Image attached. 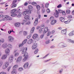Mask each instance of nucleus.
Listing matches in <instances>:
<instances>
[{"label":"nucleus","instance_id":"1","mask_svg":"<svg viewBox=\"0 0 74 74\" xmlns=\"http://www.w3.org/2000/svg\"><path fill=\"white\" fill-rule=\"evenodd\" d=\"M27 47H25L23 51H22V54L24 56V58L22 60L23 62H25L27 59L28 57H29L28 53L27 52H26V51H27Z\"/></svg>","mask_w":74,"mask_h":74},{"label":"nucleus","instance_id":"2","mask_svg":"<svg viewBox=\"0 0 74 74\" xmlns=\"http://www.w3.org/2000/svg\"><path fill=\"white\" fill-rule=\"evenodd\" d=\"M0 18H3V19H6L8 20H12V18L8 16H4L3 15H0Z\"/></svg>","mask_w":74,"mask_h":74},{"label":"nucleus","instance_id":"3","mask_svg":"<svg viewBox=\"0 0 74 74\" xmlns=\"http://www.w3.org/2000/svg\"><path fill=\"white\" fill-rule=\"evenodd\" d=\"M16 12V9H12L11 11V14H12L11 15V16H16L17 15V14H15Z\"/></svg>","mask_w":74,"mask_h":74},{"label":"nucleus","instance_id":"4","mask_svg":"<svg viewBox=\"0 0 74 74\" xmlns=\"http://www.w3.org/2000/svg\"><path fill=\"white\" fill-rule=\"evenodd\" d=\"M8 41L10 42H12L14 41V38L12 36H9L8 37Z\"/></svg>","mask_w":74,"mask_h":74},{"label":"nucleus","instance_id":"5","mask_svg":"<svg viewBox=\"0 0 74 74\" xmlns=\"http://www.w3.org/2000/svg\"><path fill=\"white\" fill-rule=\"evenodd\" d=\"M59 45L60 47H61V48H64L67 46V44L64 42H61L60 43Z\"/></svg>","mask_w":74,"mask_h":74},{"label":"nucleus","instance_id":"6","mask_svg":"<svg viewBox=\"0 0 74 74\" xmlns=\"http://www.w3.org/2000/svg\"><path fill=\"white\" fill-rule=\"evenodd\" d=\"M13 59H14V56L12 55L10 56L8 58L9 62H10V63H11L12 62Z\"/></svg>","mask_w":74,"mask_h":74},{"label":"nucleus","instance_id":"7","mask_svg":"<svg viewBox=\"0 0 74 74\" xmlns=\"http://www.w3.org/2000/svg\"><path fill=\"white\" fill-rule=\"evenodd\" d=\"M5 53L7 56H10V49L9 48L7 49L5 51Z\"/></svg>","mask_w":74,"mask_h":74},{"label":"nucleus","instance_id":"8","mask_svg":"<svg viewBox=\"0 0 74 74\" xmlns=\"http://www.w3.org/2000/svg\"><path fill=\"white\" fill-rule=\"evenodd\" d=\"M37 47V43H34L32 46V49L33 50L35 49Z\"/></svg>","mask_w":74,"mask_h":74},{"label":"nucleus","instance_id":"9","mask_svg":"<svg viewBox=\"0 0 74 74\" xmlns=\"http://www.w3.org/2000/svg\"><path fill=\"white\" fill-rule=\"evenodd\" d=\"M22 60V57L20 56L17 58L16 62L17 63H19Z\"/></svg>","mask_w":74,"mask_h":74},{"label":"nucleus","instance_id":"10","mask_svg":"<svg viewBox=\"0 0 74 74\" xmlns=\"http://www.w3.org/2000/svg\"><path fill=\"white\" fill-rule=\"evenodd\" d=\"M49 29H48V27H45L44 29L43 34H45V33H47V32L49 31Z\"/></svg>","mask_w":74,"mask_h":74},{"label":"nucleus","instance_id":"11","mask_svg":"<svg viewBox=\"0 0 74 74\" xmlns=\"http://www.w3.org/2000/svg\"><path fill=\"white\" fill-rule=\"evenodd\" d=\"M24 22H27L25 24L26 25H30L31 23L30 21V20H27L26 19H24L23 20Z\"/></svg>","mask_w":74,"mask_h":74},{"label":"nucleus","instance_id":"12","mask_svg":"<svg viewBox=\"0 0 74 74\" xmlns=\"http://www.w3.org/2000/svg\"><path fill=\"white\" fill-rule=\"evenodd\" d=\"M7 56L6 54H3L1 57V59L2 60H5V59H7Z\"/></svg>","mask_w":74,"mask_h":74},{"label":"nucleus","instance_id":"13","mask_svg":"<svg viewBox=\"0 0 74 74\" xmlns=\"http://www.w3.org/2000/svg\"><path fill=\"white\" fill-rule=\"evenodd\" d=\"M29 66V63L28 62H27L25 63L24 65H23V67L24 69H27L28 67Z\"/></svg>","mask_w":74,"mask_h":74},{"label":"nucleus","instance_id":"14","mask_svg":"<svg viewBox=\"0 0 74 74\" xmlns=\"http://www.w3.org/2000/svg\"><path fill=\"white\" fill-rule=\"evenodd\" d=\"M24 18L26 19V20H30V16L29 15H26L25 16Z\"/></svg>","mask_w":74,"mask_h":74},{"label":"nucleus","instance_id":"15","mask_svg":"<svg viewBox=\"0 0 74 74\" xmlns=\"http://www.w3.org/2000/svg\"><path fill=\"white\" fill-rule=\"evenodd\" d=\"M38 35L37 34H34L33 35L32 38L33 39H34V40L36 39V38H37V37H38Z\"/></svg>","mask_w":74,"mask_h":74},{"label":"nucleus","instance_id":"16","mask_svg":"<svg viewBox=\"0 0 74 74\" xmlns=\"http://www.w3.org/2000/svg\"><path fill=\"white\" fill-rule=\"evenodd\" d=\"M56 22H57V21L56 20H53L51 22V25H55Z\"/></svg>","mask_w":74,"mask_h":74},{"label":"nucleus","instance_id":"17","mask_svg":"<svg viewBox=\"0 0 74 74\" xmlns=\"http://www.w3.org/2000/svg\"><path fill=\"white\" fill-rule=\"evenodd\" d=\"M67 31V29H65L62 30L61 31V33L62 34H64L66 33V31Z\"/></svg>","mask_w":74,"mask_h":74},{"label":"nucleus","instance_id":"18","mask_svg":"<svg viewBox=\"0 0 74 74\" xmlns=\"http://www.w3.org/2000/svg\"><path fill=\"white\" fill-rule=\"evenodd\" d=\"M38 18H37L36 19L34 23V26H36L37 25V23H38Z\"/></svg>","mask_w":74,"mask_h":74},{"label":"nucleus","instance_id":"19","mask_svg":"<svg viewBox=\"0 0 74 74\" xmlns=\"http://www.w3.org/2000/svg\"><path fill=\"white\" fill-rule=\"evenodd\" d=\"M12 74H16V69H13L11 72Z\"/></svg>","mask_w":74,"mask_h":74},{"label":"nucleus","instance_id":"20","mask_svg":"<svg viewBox=\"0 0 74 74\" xmlns=\"http://www.w3.org/2000/svg\"><path fill=\"white\" fill-rule=\"evenodd\" d=\"M22 10H21V9L19 8V7L16 9V13H19Z\"/></svg>","mask_w":74,"mask_h":74},{"label":"nucleus","instance_id":"21","mask_svg":"<svg viewBox=\"0 0 74 74\" xmlns=\"http://www.w3.org/2000/svg\"><path fill=\"white\" fill-rule=\"evenodd\" d=\"M25 11H26L27 14H30L31 13V11H30V10L29 9H26L25 10Z\"/></svg>","mask_w":74,"mask_h":74},{"label":"nucleus","instance_id":"22","mask_svg":"<svg viewBox=\"0 0 74 74\" xmlns=\"http://www.w3.org/2000/svg\"><path fill=\"white\" fill-rule=\"evenodd\" d=\"M21 23H17L15 24V27H19L20 26Z\"/></svg>","mask_w":74,"mask_h":74},{"label":"nucleus","instance_id":"23","mask_svg":"<svg viewBox=\"0 0 74 74\" xmlns=\"http://www.w3.org/2000/svg\"><path fill=\"white\" fill-rule=\"evenodd\" d=\"M32 42H33V39H31L28 41L27 43L28 44H30L32 43Z\"/></svg>","mask_w":74,"mask_h":74},{"label":"nucleus","instance_id":"24","mask_svg":"<svg viewBox=\"0 0 74 74\" xmlns=\"http://www.w3.org/2000/svg\"><path fill=\"white\" fill-rule=\"evenodd\" d=\"M67 41L69 42H71V43H72L73 44H74V40H71L70 39H68L67 40Z\"/></svg>","mask_w":74,"mask_h":74},{"label":"nucleus","instance_id":"25","mask_svg":"<svg viewBox=\"0 0 74 74\" xmlns=\"http://www.w3.org/2000/svg\"><path fill=\"white\" fill-rule=\"evenodd\" d=\"M2 47L3 48H5L7 47V45L6 43H5L2 45Z\"/></svg>","mask_w":74,"mask_h":74},{"label":"nucleus","instance_id":"26","mask_svg":"<svg viewBox=\"0 0 74 74\" xmlns=\"http://www.w3.org/2000/svg\"><path fill=\"white\" fill-rule=\"evenodd\" d=\"M8 48H9V49H12V45L11 44H9L8 45Z\"/></svg>","mask_w":74,"mask_h":74},{"label":"nucleus","instance_id":"27","mask_svg":"<svg viewBox=\"0 0 74 74\" xmlns=\"http://www.w3.org/2000/svg\"><path fill=\"white\" fill-rule=\"evenodd\" d=\"M18 67V65H15L13 67V70H16V69L17 68V67Z\"/></svg>","mask_w":74,"mask_h":74},{"label":"nucleus","instance_id":"28","mask_svg":"<svg viewBox=\"0 0 74 74\" xmlns=\"http://www.w3.org/2000/svg\"><path fill=\"white\" fill-rule=\"evenodd\" d=\"M60 21L61 22H63L64 21V18L62 17H60Z\"/></svg>","mask_w":74,"mask_h":74},{"label":"nucleus","instance_id":"29","mask_svg":"<svg viewBox=\"0 0 74 74\" xmlns=\"http://www.w3.org/2000/svg\"><path fill=\"white\" fill-rule=\"evenodd\" d=\"M19 53L16 52L14 53V56H15V57H16L17 56H19Z\"/></svg>","mask_w":74,"mask_h":74},{"label":"nucleus","instance_id":"30","mask_svg":"<svg viewBox=\"0 0 74 74\" xmlns=\"http://www.w3.org/2000/svg\"><path fill=\"white\" fill-rule=\"evenodd\" d=\"M9 65V63L8 62H5L4 64V65L6 66L7 67Z\"/></svg>","mask_w":74,"mask_h":74},{"label":"nucleus","instance_id":"31","mask_svg":"<svg viewBox=\"0 0 74 74\" xmlns=\"http://www.w3.org/2000/svg\"><path fill=\"white\" fill-rule=\"evenodd\" d=\"M27 35V32L26 31H24L23 32V35L24 36H26Z\"/></svg>","mask_w":74,"mask_h":74},{"label":"nucleus","instance_id":"32","mask_svg":"<svg viewBox=\"0 0 74 74\" xmlns=\"http://www.w3.org/2000/svg\"><path fill=\"white\" fill-rule=\"evenodd\" d=\"M22 13L21 12L19 13L17 15V17L18 18H20L22 16Z\"/></svg>","mask_w":74,"mask_h":74},{"label":"nucleus","instance_id":"33","mask_svg":"<svg viewBox=\"0 0 74 74\" xmlns=\"http://www.w3.org/2000/svg\"><path fill=\"white\" fill-rule=\"evenodd\" d=\"M51 41L49 40H46L45 42V43L46 44H48L50 43Z\"/></svg>","mask_w":74,"mask_h":74},{"label":"nucleus","instance_id":"34","mask_svg":"<svg viewBox=\"0 0 74 74\" xmlns=\"http://www.w3.org/2000/svg\"><path fill=\"white\" fill-rule=\"evenodd\" d=\"M38 32L39 34H42L43 32V30L42 29H40L39 30Z\"/></svg>","mask_w":74,"mask_h":74},{"label":"nucleus","instance_id":"35","mask_svg":"<svg viewBox=\"0 0 74 74\" xmlns=\"http://www.w3.org/2000/svg\"><path fill=\"white\" fill-rule=\"evenodd\" d=\"M34 29H35L34 27H33L32 28V29L31 30V33H33L34 32Z\"/></svg>","mask_w":74,"mask_h":74},{"label":"nucleus","instance_id":"36","mask_svg":"<svg viewBox=\"0 0 74 74\" xmlns=\"http://www.w3.org/2000/svg\"><path fill=\"white\" fill-rule=\"evenodd\" d=\"M22 14L24 16L26 15H27V12H26V11H25L23 12L22 13Z\"/></svg>","mask_w":74,"mask_h":74},{"label":"nucleus","instance_id":"37","mask_svg":"<svg viewBox=\"0 0 74 74\" xmlns=\"http://www.w3.org/2000/svg\"><path fill=\"white\" fill-rule=\"evenodd\" d=\"M70 19H69L67 21H65L64 22L66 24H68V23H70Z\"/></svg>","mask_w":74,"mask_h":74},{"label":"nucleus","instance_id":"38","mask_svg":"<svg viewBox=\"0 0 74 74\" xmlns=\"http://www.w3.org/2000/svg\"><path fill=\"white\" fill-rule=\"evenodd\" d=\"M28 8L30 10H32L33 9V6L32 5H29L28 6Z\"/></svg>","mask_w":74,"mask_h":74},{"label":"nucleus","instance_id":"39","mask_svg":"<svg viewBox=\"0 0 74 74\" xmlns=\"http://www.w3.org/2000/svg\"><path fill=\"white\" fill-rule=\"evenodd\" d=\"M54 15L55 17H56V18H58V17H59V14H58L57 13H54Z\"/></svg>","mask_w":74,"mask_h":74},{"label":"nucleus","instance_id":"40","mask_svg":"<svg viewBox=\"0 0 74 74\" xmlns=\"http://www.w3.org/2000/svg\"><path fill=\"white\" fill-rule=\"evenodd\" d=\"M27 42V39H26L24 41H23L22 42L23 44V45H24V44H25L26 43V42Z\"/></svg>","mask_w":74,"mask_h":74},{"label":"nucleus","instance_id":"41","mask_svg":"<svg viewBox=\"0 0 74 74\" xmlns=\"http://www.w3.org/2000/svg\"><path fill=\"white\" fill-rule=\"evenodd\" d=\"M48 33L47 34V36H49L51 35V31L49 30V31H47Z\"/></svg>","mask_w":74,"mask_h":74},{"label":"nucleus","instance_id":"42","mask_svg":"<svg viewBox=\"0 0 74 74\" xmlns=\"http://www.w3.org/2000/svg\"><path fill=\"white\" fill-rule=\"evenodd\" d=\"M18 70L19 71H22L23 70V68H19L18 69Z\"/></svg>","mask_w":74,"mask_h":74},{"label":"nucleus","instance_id":"43","mask_svg":"<svg viewBox=\"0 0 74 74\" xmlns=\"http://www.w3.org/2000/svg\"><path fill=\"white\" fill-rule=\"evenodd\" d=\"M17 1V0H14L13 1V3L12 4L10 5V7L12 6V5H13V4H15L16 3V2Z\"/></svg>","mask_w":74,"mask_h":74},{"label":"nucleus","instance_id":"44","mask_svg":"<svg viewBox=\"0 0 74 74\" xmlns=\"http://www.w3.org/2000/svg\"><path fill=\"white\" fill-rule=\"evenodd\" d=\"M36 8L38 11H39V10H40V8H40V5H37L36 6Z\"/></svg>","mask_w":74,"mask_h":74},{"label":"nucleus","instance_id":"45","mask_svg":"<svg viewBox=\"0 0 74 74\" xmlns=\"http://www.w3.org/2000/svg\"><path fill=\"white\" fill-rule=\"evenodd\" d=\"M38 52V49L37 48L35 50L34 53L35 54H36V53Z\"/></svg>","mask_w":74,"mask_h":74},{"label":"nucleus","instance_id":"46","mask_svg":"<svg viewBox=\"0 0 74 74\" xmlns=\"http://www.w3.org/2000/svg\"><path fill=\"white\" fill-rule=\"evenodd\" d=\"M62 7V5L61 4H59L58 6H57V7L58 8H61Z\"/></svg>","mask_w":74,"mask_h":74},{"label":"nucleus","instance_id":"47","mask_svg":"<svg viewBox=\"0 0 74 74\" xmlns=\"http://www.w3.org/2000/svg\"><path fill=\"white\" fill-rule=\"evenodd\" d=\"M12 5V6L11 7V8H14V7H16L17 5L16 4H15L13 5Z\"/></svg>","mask_w":74,"mask_h":74},{"label":"nucleus","instance_id":"48","mask_svg":"<svg viewBox=\"0 0 74 74\" xmlns=\"http://www.w3.org/2000/svg\"><path fill=\"white\" fill-rule=\"evenodd\" d=\"M31 36H32V34H31L29 36H27V39H29V38H30L31 37Z\"/></svg>","mask_w":74,"mask_h":74},{"label":"nucleus","instance_id":"49","mask_svg":"<svg viewBox=\"0 0 74 74\" xmlns=\"http://www.w3.org/2000/svg\"><path fill=\"white\" fill-rule=\"evenodd\" d=\"M66 13L68 14H69L70 12V10H67L66 11Z\"/></svg>","mask_w":74,"mask_h":74},{"label":"nucleus","instance_id":"50","mask_svg":"<svg viewBox=\"0 0 74 74\" xmlns=\"http://www.w3.org/2000/svg\"><path fill=\"white\" fill-rule=\"evenodd\" d=\"M32 4L33 5H34V6H36V5H37V3H36L34 2H33L32 3Z\"/></svg>","mask_w":74,"mask_h":74},{"label":"nucleus","instance_id":"51","mask_svg":"<svg viewBox=\"0 0 74 74\" xmlns=\"http://www.w3.org/2000/svg\"><path fill=\"white\" fill-rule=\"evenodd\" d=\"M63 71V69H61L59 71V73H60V74H62Z\"/></svg>","mask_w":74,"mask_h":74},{"label":"nucleus","instance_id":"52","mask_svg":"<svg viewBox=\"0 0 74 74\" xmlns=\"http://www.w3.org/2000/svg\"><path fill=\"white\" fill-rule=\"evenodd\" d=\"M23 45V43L19 44L18 45V46L19 47H22V46Z\"/></svg>","mask_w":74,"mask_h":74},{"label":"nucleus","instance_id":"53","mask_svg":"<svg viewBox=\"0 0 74 74\" xmlns=\"http://www.w3.org/2000/svg\"><path fill=\"white\" fill-rule=\"evenodd\" d=\"M7 66H5L4 65L3 66V69H6V68H7Z\"/></svg>","mask_w":74,"mask_h":74},{"label":"nucleus","instance_id":"54","mask_svg":"<svg viewBox=\"0 0 74 74\" xmlns=\"http://www.w3.org/2000/svg\"><path fill=\"white\" fill-rule=\"evenodd\" d=\"M44 27H45V26L44 25H42L41 26V29H44Z\"/></svg>","mask_w":74,"mask_h":74},{"label":"nucleus","instance_id":"55","mask_svg":"<svg viewBox=\"0 0 74 74\" xmlns=\"http://www.w3.org/2000/svg\"><path fill=\"white\" fill-rule=\"evenodd\" d=\"M43 34H42L40 35V38H43L44 36V35Z\"/></svg>","mask_w":74,"mask_h":74},{"label":"nucleus","instance_id":"56","mask_svg":"<svg viewBox=\"0 0 74 74\" xmlns=\"http://www.w3.org/2000/svg\"><path fill=\"white\" fill-rule=\"evenodd\" d=\"M49 6V3H46L45 4V7L46 8H48Z\"/></svg>","mask_w":74,"mask_h":74},{"label":"nucleus","instance_id":"57","mask_svg":"<svg viewBox=\"0 0 74 74\" xmlns=\"http://www.w3.org/2000/svg\"><path fill=\"white\" fill-rule=\"evenodd\" d=\"M68 35L69 36H73L71 32L68 34Z\"/></svg>","mask_w":74,"mask_h":74},{"label":"nucleus","instance_id":"58","mask_svg":"<svg viewBox=\"0 0 74 74\" xmlns=\"http://www.w3.org/2000/svg\"><path fill=\"white\" fill-rule=\"evenodd\" d=\"M68 18L69 19H70V18H72V16L71 15H69L68 16Z\"/></svg>","mask_w":74,"mask_h":74},{"label":"nucleus","instance_id":"59","mask_svg":"<svg viewBox=\"0 0 74 74\" xmlns=\"http://www.w3.org/2000/svg\"><path fill=\"white\" fill-rule=\"evenodd\" d=\"M51 59H52L51 58L48 60H45L44 61V63H45V62H48V61H49V60H51Z\"/></svg>","mask_w":74,"mask_h":74},{"label":"nucleus","instance_id":"60","mask_svg":"<svg viewBox=\"0 0 74 74\" xmlns=\"http://www.w3.org/2000/svg\"><path fill=\"white\" fill-rule=\"evenodd\" d=\"M51 11H50V10H49V9H47V13H49Z\"/></svg>","mask_w":74,"mask_h":74},{"label":"nucleus","instance_id":"61","mask_svg":"<svg viewBox=\"0 0 74 74\" xmlns=\"http://www.w3.org/2000/svg\"><path fill=\"white\" fill-rule=\"evenodd\" d=\"M50 20L52 21V20H53V19H54V18L53 17H51L50 18Z\"/></svg>","mask_w":74,"mask_h":74},{"label":"nucleus","instance_id":"62","mask_svg":"<svg viewBox=\"0 0 74 74\" xmlns=\"http://www.w3.org/2000/svg\"><path fill=\"white\" fill-rule=\"evenodd\" d=\"M0 74H7V73L6 72H2L0 73Z\"/></svg>","mask_w":74,"mask_h":74},{"label":"nucleus","instance_id":"63","mask_svg":"<svg viewBox=\"0 0 74 74\" xmlns=\"http://www.w3.org/2000/svg\"><path fill=\"white\" fill-rule=\"evenodd\" d=\"M1 40V42H2V43H3L4 42V40L3 39H2Z\"/></svg>","mask_w":74,"mask_h":74},{"label":"nucleus","instance_id":"64","mask_svg":"<svg viewBox=\"0 0 74 74\" xmlns=\"http://www.w3.org/2000/svg\"><path fill=\"white\" fill-rule=\"evenodd\" d=\"M66 13L64 11H63L62 12V14L64 15H66Z\"/></svg>","mask_w":74,"mask_h":74}]
</instances>
